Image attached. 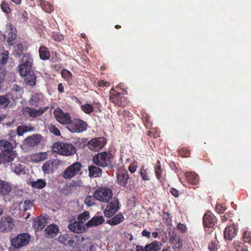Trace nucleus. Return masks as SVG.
<instances>
[{"label": "nucleus", "mask_w": 251, "mask_h": 251, "mask_svg": "<svg viewBox=\"0 0 251 251\" xmlns=\"http://www.w3.org/2000/svg\"><path fill=\"white\" fill-rule=\"evenodd\" d=\"M0 157L4 160L7 159L12 162L17 156L16 151L13 150L11 143L6 140H0Z\"/></svg>", "instance_id": "1"}, {"label": "nucleus", "mask_w": 251, "mask_h": 251, "mask_svg": "<svg viewBox=\"0 0 251 251\" xmlns=\"http://www.w3.org/2000/svg\"><path fill=\"white\" fill-rule=\"evenodd\" d=\"M52 151L60 155L70 156L76 153L75 147L71 144L57 142L53 144Z\"/></svg>", "instance_id": "2"}, {"label": "nucleus", "mask_w": 251, "mask_h": 251, "mask_svg": "<svg viewBox=\"0 0 251 251\" xmlns=\"http://www.w3.org/2000/svg\"><path fill=\"white\" fill-rule=\"evenodd\" d=\"M112 158L113 155L110 152L104 151L94 156L92 161L96 166L105 168L111 165L110 159Z\"/></svg>", "instance_id": "3"}, {"label": "nucleus", "mask_w": 251, "mask_h": 251, "mask_svg": "<svg viewBox=\"0 0 251 251\" xmlns=\"http://www.w3.org/2000/svg\"><path fill=\"white\" fill-rule=\"evenodd\" d=\"M217 222V218L210 211H207L204 214L202 218V223L206 234H210L214 231L215 224Z\"/></svg>", "instance_id": "4"}, {"label": "nucleus", "mask_w": 251, "mask_h": 251, "mask_svg": "<svg viewBox=\"0 0 251 251\" xmlns=\"http://www.w3.org/2000/svg\"><path fill=\"white\" fill-rule=\"evenodd\" d=\"M112 196V190L106 187L98 188L94 193V197L96 200L104 203L108 202Z\"/></svg>", "instance_id": "5"}, {"label": "nucleus", "mask_w": 251, "mask_h": 251, "mask_svg": "<svg viewBox=\"0 0 251 251\" xmlns=\"http://www.w3.org/2000/svg\"><path fill=\"white\" fill-rule=\"evenodd\" d=\"M33 59L29 54H25L23 56L21 63L19 65V72L20 75L25 74L32 70Z\"/></svg>", "instance_id": "6"}, {"label": "nucleus", "mask_w": 251, "mask_h": 251, "mask_svg": "<svg viewBox=\"0 0 251 251\" xmlns=\"http://www.w3.org/2000/svg\"><path fill=\"white\" fill-rule=\"evenodd\" d=\"M82 168L81 164L76 162L68 167L62 173V176L66 179H70L79 174Z\"/></svg>", "instance_id": "7"}, {"label": "nucleus", "mask_w": 251, "mask_h": 251, "mask_svg": "<svg viewBox=\"0 0 251 251\" xmlns=\"http://www.w3.org/2000/svg\"><path fill=\"white\" fill-rule=\"evenodd\" d=\"M68 128L72 132L80 133L86 130L87 124L81 120L74 119L69 123Z\"/></svg>", "instance_id": "8"}, {"label": "nucleus", "mask_w": 251, "mask_h": 251, "mask_svg": "<svg viewBox=\"0 0 251 251\" xmlns=\"http://www.w3.org/2000/svg\"><path fill=\"white\" fill-rule=\"evenodd\" d=\"M30 236L26 233L19 234L11 241V244L15 248H19L26 245L30 241Z\"/></svg>", "instance_id": "9"}, {"label": "nucleus", "mask_w": 251, "mask_h": 251, "mask_svg": "<svg viewBox=\"0 0 251 251\" xmlns=\"http://www.w3.org/2000/svg\"><path fill=\"white\" fill-rule=\"evenodd\" d=\"M111 201L108 202V204L104 211L105 217L110 218L113 216L119 208V202L116 198H111Z\"/></svg>", "instance_id": "10"}, {"label": "nucleus", "mask_w": 251, "mask_h": 251, "mask_svg": "<svg viewBox=\"0 0 251 251\" xmlns=\"http://www.w3.org/2000/svg\"><path fill=\"white\" fill-rule=\"evenodd\" d=\"M14 226V220L10 216H5L0 220V231L2 232L10 231Z\"/></svg>", "instance_id": "11"}, {"label": "nucleus", "mask_w": 251, "mask_h": 251, "mask_svg": "<svg viewBox=\"0 0 251 251\" xmlns=\"http://www.w3.org/2000/svg\"><path fill=\"white\" fill-rule=\"evenodd\" d=\"M109 100L115 104L123 107L126 105L125 99L120 93L112 89L109 92Z\"/></svg>", "instance_id": "12"}, {"label": "nucleus", "mask_w": 251, "mask_h": 251, "mask_svg": "<svg viewBox=\"0 0 251 251\" xmlns=\"http://www.w3.org/2000/svg\"><path fill=\"white\" fill-rule=\"evenodd\" d=\"M4 37L9 46H13L15 44L17 38V30L11 24L8 25Z\"/></svg>", "instance_id": "13"}, {"label": "nucleus", "mask_w": 251, "mask_h": 251, "mask_svg": "<svg viewBox=\"0 0 251 251\" xmlns=\"http://www.w3.org/2000/svg\"><path fill=\"white\" fill-rule=\"evenodd\" d=\"M106 144L103 138H95L89 141L87 146L90 150L93 151H98L103 148Z\"/></svg>", "instance_id": "14"}, {"label": "nucleus", "mask_w": 251, "mask_h": 251, "mask_svg": "<svg viewBox=\"0 0 251 251\" xmlns=\"http://www.w3.org/2000/svg\"><path fill=\"white\" fill-rule=\"evenodd\" d=\"M56 120L62 124H68L71 122V117L69 113H64L63 111H53Z\"/></svg>", "instance_id": "15"}, {"label": "nucleus", "mask_w": 251, "mask_h": 251, "mask_svg": "<svg viewBox=\"0 0 251 251\" xmlns=\"http://www.w3.org/2000/svg\"><path fill=\"white\" fill-rule=\"evenodd\" d=\"M129 178L127 171L126 170H119L117 173L118 183L122 187H126Z\"/></svg>", "instance_id": "16"}, {"label": "nucleus", "mask_w": 251, "mask_h": 251, "mask_svg": "<svg viewBox=\"0 0 251 251\" xmlns=\"http://www.w3.org/2000/svg\"><path fill=\"white\" fill-rule=\"evenodd\" d=\"M76 236L74 235L63 234L59 236L58 240L65 246L74 247L75 246V238H76Z\"/></svg>", "instance_id": "17"}, {"label": "nucleus", "mask_w": 251, "mask_h": 251, "mask_svg": "<svg viewBox=\"0 0 251 251\" xmlns=\"http://www.w3.org/2000/svg\"><path fill=\"white\" fill-rule=\"evenodd\" d=\"M20 75L25 77L24 81L26 85L33 86L36 84V76L32 70L29 72H26L25 74Z\"/></svg>", "instance_id": "18"}, {"label": "nucleus", "mask_w": 251, "mask_h": 251, "mask_svg": "<svg viewBox=\"0 0 251 251\" xmlns=\"http://www.w3.org/2000/svg\"><path fill=\"white\" fill-rule=\"evenodd\" d=\"M238 228L234 225L229 226L226 227L224 235L226 239L232 240L237 234Z\"/></svg>", "instance_id": "19"}, {"label": "nucleus", "mask_w": 251, "mask_h": 251, "mask_svg": "<svg viewBox=\"0 0 251 251\" xmlns=\"http://www.w3.org/2000/svg\"><path fill=\"white\" fill-rule=\"evenodd\" d=\"M41 141V136L35 134L27 137L25 140V144L29 147H33L38 145Z\"/></svg>", "instance_id": "20"}, {"label": "nucleus", "mask_w": 251, "mask_h": 251, "mask_svg": "<svg viewBox=\"0 0 251 251\" xmlns=\"http://www.w3.org/2000/svg\"><path fill=\"white\" fill-rule=\"evenodd\" d=\"M68 227L70 230L76 233H82L85 230L84 224L78 220L69 224Z\"/></svg>", "instance_id": "21"}, {"label": "nucleus", "mask_w": 251, "mask_h": 251, "mask_svg": "<svg viewBox=\"0 0 251 251\" xmlns=\"http://www.w3.org/2000/svg\"><path fill=\"white\" fill-rule=\"evenodd\" d=\"M45 236L48 238H53L56 236L59 232V228L54 224L49 225L44 230Z\"/></svg>", "instance_id": "22"}, {"label": "nucleus", "mask_w": 251, "mask_h": 251, "mask_svg": "<svg viewBox=\"0 0 251 251\" xmlns=\"http://www.w3.org/2000/svg\"><path fill=\"white\" fill-rule=\"evenodd\" d=\"M10 170L13 173L18 176L25 174V166L20 163H11Z\"/></svg>", "instance_id": "23"}, {"label": "nucleus", "mask_w": 251, "mask_h": 251, "mask_svg": "<svg viewBox=\"0 0 251 251\" xmlns=\"http://www.w3.org/2000/svg\"><path fill=\"white\" fill-rule=\"evenodd\" d=\"M47 224V219L39 217L33 221V226L36 230H42L45 227Z\"/></svg>", "instance_id": "24"}, {"label": "nucleus", "mask_w": 251, "mask_h": 251, "mask_svg": "<svg viewBox=\"0 0 251 251\" xmlns=\"http://www.w3.org/2000/svg\"><path fill=\"white\" fill-rule=\"evenodd\" d=\"M88 176L90 177H98L101 176L102 171L99 166L91 165L88 167Z\"/></svg>", "instance_id": "25"}, {"label": "nucleus", "mask_w": 251, "mask_h": 251, "mask_svg": "<svg viewBox=\"0 0 251 251\" xmlns=\"http://www.w3.org/2000/svg\"><path fill=\"white\" fill-rule=\"evenodd\" d=\"M185 176L189 183L192 185H197L199 181V176L194 172H187L185 173Z\"/></svg>", "instance_id": "26"}, {"label": "nucleus", "mask_w": 251, "mask_h": 251, "mask_svg": "<svg viewBox=\"0 0 251 251\" xmlns=\"http://www.w3.org/2000/svg\"><path fill=\"white\" fill-rule=\"evenodd\" d=\"M162 244L156 240L147 244L145 246V251H160L161 249Z\"/></svg>", "instance_id": "27"}, {"label": "nucleus", "mask_w": 251, "mask_h": 251, "mask_svg": "<svg viewBox=\"0 0 251 251\" xmlns=\"http://www.w3.org/2000/svg\"><path fill=\"white\" fill-rule=\"evenodd\" d=\"M154 170L156 178L162 182L163 179L164 170L161 167V162L159 160H158L156 163L154 167Z\"/></svg>", "instance_id": "28"}, {"label": "nucleus", "mask_w": 251, "mask_h": 251, "mask_svg": "<svg viewBox=\"0 0 251 251\" xmlns=\"http://www.w3.org/2000/svg\"><path fill=\"white\" fill-rule=\"evenodd\" d=\"M104 222L103 217L100 216H95L93 217L90 221L86 224L87 227L91 226H97L103 224Z\"/></svg>", "instance_id": "29"}, {"label": "nucleus", "mask_w": 251, "mask_h": 251, "mask_svg": "<svg viewBox=\"0 0 251 251\" xmlns=\"http://www.w3.org/2000/svg\"><path fill=\"white\" fill-rule=\"evenodd\" d=\"M39 54L41 60H46L50 57V52L48 48L44 46H41L39 49Z\"/></svg>", "instance_id": "30"}, {"label": "nucleus", "mask_w": 251, "mask_h": 251, "mask_svg": "<svg viewBox=\"0 0 251 251\" xmlns=\"http://www.w3.org/2000/svg\"><path fill=\"white\" fill-rule=\"evenodd\" d=\"M124 220V217L121 213L116 214L115 216L107 221V223L111 226H115L122 222Z\"/></svg>", "instance_id": "31"}, {"label": "nucleus", "mask_w": 251, "mask_h": 251, "mask_svg": "<svg viewBox=\"0 0 251 251\" xmlns=\"http://www.w3.org/2000/svg\"><path fill=\"white\" fill-rule=\"evenodd\" d=\"M11 190V186L7 182L0 180V194L8 195Z\"/></svg>", "instance_id": "32"}, {"label": "nucleus", "mask_w": 251, "mask_h": 251, "mask_svg": "<svg viewBox=\"0 0 251 251\" xmlns=\"http://www.w3.org/2000/svg\"><path fill=\"white\" fill-rule=\"evenodd\" d=\"M43 95L37 93L32 96L29 100L30 105L33 107H37L40 101L42 100Z\"/></svg>", "instance_id": "33"}, {"label": "nucleus", "mask_w": 251, "mask_h": 251, "mask_svg": "<svg viewBox=\"0 0 251 251\" xmlns=\"http://www.w3.org/2000/svg\"><path fill=\"white\" fill-rule=\"evenodd\" d=\"M34 128L26 125H23L18 126L17 133L19 136H22L25 133L33 130Z\"/></svg>", "instance_id": "34"}, {"label": "nucleus", "mask_w": 251, "mask_h": 251, "mask_svg": "<svg viewBox=\"0 0 251 251\" xmlns=\"http://www.w3.org/2000/svg\"><path fill=\"white\" fill-rule=\"evenodd\" d=\"M10 94L0 96V109H4L9 104Z\"/></svg>", "instance_id": "35"}, {"label": "nucleus", "mask_w": 251, "mask_h": 251, "mask_svg": "<svg viewBox=\"0 0 251 251\" xmlns=\"http://www.w3.org/2000/svg\"><path fill=\"white\" fill-rule=\"evenodd\" d=\"M39 1L41 7L46 12L50 13L53 11L52 5L49 2L44 0H39Z\"/></svg>", "instance_id": "36"}, {"label": "nucleus", "mask_w": 251, "mask_h": 251, "mask_svg": "<svg viewBox=\"0 0 251 251\" xmlns=\"http://www.w3.org/2000/svg\"><path fill=\"white\" fill-rule=\"evenodd\" d=\"M52 166L53 162L50 160H48L43 165L42 167V171L45 174H50L52 172Z\"/></svg>", "instance_id": "37"}, {"label": "nucleus", "mask_w": 251, "mask_h": 251, "mask_svg": "<svg viewBox=\"0 0 251 251\" xmlns=\"http://www.w3.org/2000/svg\"><path fill=\"white\" fill-rule=\"evenodd\" d=\"M23 114L25 117L28 115L29 117L35 118L42 115L45 111H22Z\"/></svg>", "instance_id": "38"}, {"label": "nucleus", "mask_w": 251, "mask_h": 251, "mask_svg": "<svg viewBox=\"0 0 251 251\" xmlns=\"http://www.w3.org/2000/svg\"><path fill=\"white\" fill-rule=\"evenodd\" d=\"M31 185L32 187L36 189H42L46 185V182L42 179H39L37 181H33L31 182Z\"/></svg>", "instance_id": "39"}, {"label": "nucleus", "mask_w": 251, "mask_h": 251, "mask_svg": "<svg viewBox=\"0 0 251 251\" xmlns=\"http://www.w3.org/2000/svg\"><path fill=\"white\" fill-rule=\"evenodd\" d=\"M62 77L65 80L70 82L72 80L73 75L72 73L66 69H63L61 73Z\"/></svg>", "instance_id": "40"}, {"label": "nucleus", "mask_w": 251, "mask_h": 251, "mask_svg": "<svg viewBox=\"0 0 251 251\" xmlns=\"http://www.w3.org/2000/svg\"><path fill=\"white\" fill-rule=\"evenodd\" d=\"M233 246L235 251H248L247 247L243 243L235 241L233 243Z\"/></svg>", "instance_id": "41"}, {"label": "nucleus", "mask_w": 251, "mask_h": 251, "mask_svg": "<svg viewBox=\"0 0 251 251\" xmlns=\"http://www.w3.org/2000/svg\"><path fill=\"white\" fill-rule=\"evenodd\" d=\"M100 103L99 102L93 103V104H86L82 105L81 108L83 110H94V109L100 110Z\"/></svg>", "instance_id": "42"}, {"label": "nucleus", "mask_w": 251, "mask_h": 251, "mask_svg": "<svg viewBox=\"0 0 251 251\" xmlns=\"http://www.w3.org/2000/svg\"><path fill=\"white\" fill-rule=\"evenodd\" d=\"M16 56L19 57L24 53V47L21 43L16 45L14 49Z\"/></svg>", "instance_id": "43"}, {"label": "nucleus", "mask_w": 251, "mask_h": 251, "mask_svg": "<svg viewBox=\"0 0 251 251\" xmlns=\"http://www.w3.org/2000/svg\"><path fill=\"white\" fill-rule=\"evenodd\" d=\"M148 169L145 168L144 166H142L140 169V175L142 177V178L144 180H150V176L149 175V173L148 172Z\"/></svg>", "instance_id": "44"}, {"label": "nucleus", "mask_w": 251, "mask_h": 251, "mask_svg": "<svg viewBox=\"0 0 251 251\" xmlns=\"http://www.w3.org/2000/svg\"><path fill=\"white\" fill-rule=\"evenodd\" d=\"M0 7L4 13L8 14L11 12V9L8 1L3 0L1 3Z\"/></svg>", "instance_id": "45"}, {"label": "nucleus", "mask_w": 251, "mask_h": 251, "mask_svg": "<svg viewBox=\"0 0 251 251\" xmlns=\"http://www.w3.org/2000/svg\"><path fill=\"white\" fill-rule=\"evenodd\" d=\"M89 218L90 215L89 212L85 211L78 216L77 220L84 224Z\"/></svg>", "instance_id": "46"}, {"label": "nucleus", "mask_w": 251, "mask_h": 251, "mask_svg": "<svg viewBox=\"0 0 251 251\" xmlns=\"http://www.w3.org/2000/svg\"><path fill=\"white\" fill-rule=\"evenodd\" d=\"M95 199L94 196H87L85 199V203L88 206H92L95 204Z\"/></svg>", "instance_id": "47"}, {"label": "nucleus", "mask_w": 251, "mask_h": 251, "mask_svg": "<svg viewBox=\"0 0 251 251\" xmlns=\"http://www.w3.org/2000/svg\"><path fill=\"white\" fill-rule=\"evenodd\" d=\"M182 245V241L181 239L180 240H178L177 242L172 246V249L174 251H179L181 250Z\"/></svg>", "instance_id": "48"}, {"label": "nucleus", "mask_w": 251, "mask_h": 251, "mask_svg": "<svg viewBox=\"0 0 251 251\" xmlns=\"http://www.w3.org/2000/svg\"><path fill=\"white\" fill-rule=\"evenodd\" d=\"M51 36L55 41L60 42L63 39V36L58 32H53L51 33Z\"/></svg>", "instance_id": "49"}, {"label": "nucleus", "mask_w": 251, "mask_h": 251, "mask_svg": "<svg viewBox=\"0 0 251 251\" xmlns=\"http://www.w3.org/2000/svg\"><path fill=\"white\" fill-rule=\"evenodd\" d=\"M49 130L50 132L56 136H59L61 135L60 130L53 125H50L49 126Z\"/></svg>", "instance_id": "50"}, {"label": "nucleus", "mask_w": 251, "mask_h": 251, "mask_svg": "<svg viewBox=\"0 0 251 251\" xmlns=\"http://www.w3.org/2000/svg\"><path fill=\"white\" fill-rule=\"evenodd\" d=\"M179 153L180 155L184 157H188L189 156L190 153V151L188 148L183 147L179 150Z\"/></svg>", "instance_id": "51"}, {"label": "nucleus", "mask_w": 251, "mask_h": 251, "mask_svg": "<svg viewBox=\"0 0 251 251\" xmlns=\"http://www.w3.org/2000/svg\"><path fill=\"white\" fill-rule=\"evenodd\" d=\"M243 238L245 242L250 243L251 241V233L248 231H244Z\"/></svg>", "instance_id": "52"}, {"label": "nucleus", "mask_w": 251, "mask_h": 251, "mask_svg": "<svg viewBox=\"0 0 251 251\" xmlns=\"http://www.w3.org/2000/svg\"><path fill=\"white\" fill-rule=\"evenodd\" d=\"M138 165V162L136 161H134L131 163L128 167V170L131 173H134L136 172Z\"/></svg>", "instance_id": "53"}, {"label": "nucleus", "mask_w": 251, "mask_h": 251, "mask_svg": "<svg viewBox=\"0 0 251 251\" xmlns=\"http://www.w3.org/2000/svg\"><path fill=\"white\" fill-rule=\"evenodd\" d=\"M208 249L210 251H216L217 250V241H211L208 245Z\"/></svg>", "instance_id": "54"}, {"label": "nucleus", "mask_w": 251, "mask_h": 251, "mask_svg": "<svg viewBox=\"0 0 251 251\" xmlns=\"http://www.w3.org/2000/svg\"><path fill=\"white\" fill-rule=\"evenodd\" d=\"M215 209L216 211L220 214L224 213L226 210V206L221 204H217Z\"/></svg>", "instance_id": "55"}, {"label": "nucleus", "mask_w": 251, "mask_h": 251, "mask_svg": "<svg viewBox=\"0 0 251 251\" xmlns=\"http://www.w3.org/2000/svg\"><path fill=\"white\" fill-rule=\"evenodd\" d=\"M33 204L31 201L26 200L24 201V211H26V210L30 209L32 207Z\"/></svg>", "instance_id": "56"}, {"label": "nucleus", "mask_w": 251, "mask_h": 251, "mask_svg": "<svg viewBox=\"0 0 251 251\" xmlns=\"http://www.w3.org/2000/svg\"><path fill=\"white\" fill-rule=\"evenodd\" d=\"M8 59V53L7 51L2 55V58L0 59V63L2 65L5 64Z\"/></svg>", "instance_id": "57"}, {"label": "nucleus", "mask_w": 251, "mask_h": 251, "mask_svg": "<svg viewBox=\"0 0 251 251\" xmlns=\"http://www.w3.org/2000/svg\"><path fill=\"white\" fill-rule=\"evenodd\" d=\"M177 229L181 233H185L187 231L186 226L181 223H179L177 225Z\"/></svg>", "instance_id": "58"}, {"label": "nucleus", "mask_w": 251, "mask_h": 251, "mask_svg": "<svg viewBox=\"0 0 251 251\" xmlns=\"http://www.w3.org/2000/svg\"><path fill=\"white\" fill-rule=\"evenodd\" d=\"M181 238L180 237L176 236V235H172L170 238V243L173 245H175L176 242H177L178 240H180Z\"/></svg>", "instance_id": "59"}, {"label": "nucleus", "mask_w": 251, "mask_h": 251, "mask_svg": "<svg viewBox=\"0 0 251 251\" xmlns=\"http://www.w3.org/2000/svg\"><path fill=\"white\" fill-rule=\"evenodd\" d=\"M231 213H226L224 215L221 216V221L222 223L226 222L228 219L231 218Z\"/></svg>", "instance_id": "60"}, {"label": "nucleus", "mask_w": 251, "mask_h": 251, "mask_svg": "<svg viewBox=\"0 0 251 251\" xmlns=\"http://www.w3.org/2000/svg\"><path fill=\"white\" fill-rule=\"evenodd\" d=\"M170 192L174 197L176 198H177L179 196V192L174 188H171Z\"/></svg>", "instance_id": "61"}, {"label": "nucleus", "mask_w": 251, "mask_h": 251, "mask_svg": "<svg viewBox=\"0 0 251 251\" xmlns=\"http://www.w3.org/2000/svg\"><path fill=\"white\" fill-rule=\"evenodd\" d=\"M22 90V88L17 84H15L12 85V91L14 92H19Z\"/></svg>", "instance_id": "62"}, {"label": "nucleus", "mask_w": 251, "mask_h": 251, "mask_svg": "<svg viewBox=\"0 0 251 251\" xmlns=\"http://www.w3.org/2000/svg\"><path fill=\"white\" fill-rule=\"evenodd\" d=\"M142 235L143 236L146 237L148 239L151 238V232L148 231L147 229H144L142 231Z\"/></svg>", "instance_id": "63"}, {"label": "nucleus", "mask_w": 251, "mask_h": 251, "mask_svg": "<svg viewBox=\"0 0 251 251\" xmlns=\"http://www.w3.org/2000/svg\"><path fill=\"white\" fill-rule=\"evenodd\" d=\"M145 247H143V246L138 245L135 247V251H145Z\"/></svg>", "instance_id": "64"}]
</instances>
